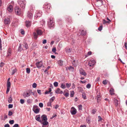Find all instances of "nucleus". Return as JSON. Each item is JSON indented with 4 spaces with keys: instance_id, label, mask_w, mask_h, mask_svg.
<instances>
[{
    "instance_id": "39",
    "label": "nucleus",
    "mask_w": 127,
    "mask_h": 127,
    "mask_svg": "<svg viewBox=\"0 0 127 127\" xmlns=\"http://www.w3.org/2000/svg\"><path fill=\"white\" fill-rule=\"evenodd\" d=\"M92 54V52L91 51H89L87 53V55H86V57L88 56L91 55Z\"/></svg>"
},
{
    "instance_id": "51",
    "label": "nucleus",
    "mask_w": 127,
    "mask_h": 127,
    "mask_svg": "<svg viewBox=\"0 0 127 127\" xmlns=\"http://www.w3.org/2000/svg\"><path fill=\"white\" fill-rule=\"evenodd\" d=\"M68 69L69 70H73L74 68L73 67H72V66H70L68 68Z\"/></svg>"
},
{
    "instance_id": "35",
    "label": "nucleus",
    "mask_w": 127,
    "mask_h": 127,
    "mask_svg": "<svg viewBox=\"0 0 127 127\" xmlns=\"http://www.w3.org/2000/svg\"><path fill=\"white\" fill-rule=\"evenodd\" d=\"M78 88L79 90V92H83V90L81 87H78Z\"/></svg>"
},
{
    "instance_id": "5",
    "label": "nucleus",
    "mask_w": 127,
    "mask_h": 127,
    "mask_svg": "<svg viewBox=\"0 0 127 127\" xmlns=\"http://www.w3.org/2000/svg\"><path fill=\"white\" fill-rule=\"evenodd\" d=\"M15 12L16 14L17 15H20L21 13V11L20 8L16 6L15 8Z\"/></svg>"
},
{
    "instance_id": "61",
    "label": "nucleus",
    "mask_w": 127,
    "mask_h": 127,
    "mask_svg": "<svg viewBox=\"0 0 127 127\" xmlns=\"http://www.w3.org/2000/svg\"><path fill=\"white\" fill-rule=\"evenodd\" d=\"M64 95L65 97H67L69 95V93H66L64 94Z\"/></svg>"
},
{
    "instance_id": "17",
    "label": "nucleus",
    "mask_w": 127,
    "mask_h": 127,
    "mask_svg": "<svg viewBox=\"0 0 127 127\" xmlns=\"http://www.w3.org/2000/svg\"><path fill=\"white\" fill-rule=\"evenodd\" d=\"M57 63L60 66H62L63 65L64 62L61 60H60L58 61Z\"/></svg>"
},
{
    "instance_id": "43",
    "label": "nucleus",
    "mask_w": 127,
    "mask_h": 127,
    "mask_svg": "<svg viewBox=\"0 0 127 127\" xmlns=\"http://www.w3.org/2000/svg\"><path fill=\"white\" fill-rule=\"evenodd\" d=\"M51 103L52 102L49 101L47 103V106H50L52 107Z\"/></svg>"
},
{
    "instance_id": "20",
    "label": "nucleus",
    "mask_w": 127,
    "mask_h": 127,
    "mask_svg": "<svg viewBox=\"0 0 127 127\" xmlns=\"http://www.w3.org/2000/svg\"><path fill=\"white\" fill-rule=\"evenodd\" d=\"M41 117L42 118V121H47V118L46 115H43Z\"/></svg>"
},
{
    "instance_id": "3",
    "label": "nucleus",
    "mask_w": 127,
    "mask_h": 127,
    "mask_svg": "<svg viewBox=\"0 0 127 127\" xmlns=\"http://www.w3.org/2000/svg\"><path fill=\"white\" fill-rule=\"evenodd\" d=\"M18 2L21 7L23 8H25L26 3L25 1H22L19 0L18 1Z\"/></svg>"
},
{
    "instance_id": "45",
    "label": "nucleus",
    "mask_w": 127,
    "mask_h": 127,
    "mask_svg": "<svg viewBox=\"0 0 127 127\" xmlns=\"http://www.w3.org/2000/svg\"><path fill=\"white\" fill-rule=\"evenodd\" d=\"M91 87V85L90 84H88L86 86V88L88 89L90 88Z\"/></svg>"
},
{
    "instance_id": "25",
    "label": "nucleus",
    "mask_w": 127,
    "mask_h": 127,
    "mask_svg": "<svg viewBox=\"0 0 127 127\" xmlns=\"http://www.w3.org/2000/svg\"><path fill=\"white\" fill-rule=\"evenodd\" d=\"M51 91V89L50 88L49 89V91H46L45 93L44 94L45 95L48 94Z\"/></svg>"
},
{
    "instance_id": "49",
    "label": "nucleus",
    "mask_w": 127,
    "mask_h": 127,
    "mask_svg": "<svg viewBox=\"0 0 127 127\" xmlns=\"http://www.w3.org/2000/svg\"><path fill=\"white\" fill-rule=\"evenodd\" d=\"M74 94V92L73 91L71 92L70 94V96L71 97H72L73 96Z\"/></svg>"
},
{
    "instance_id": "56",
    "label": "nucleus",
    "mask_w": 127,
    "mask_h": 127,
    "mask_svg": "<svg viewBox=\"0 0 127 127\" xmlns=\"http://www.w3.org/2000/svg\"><path fill=\"white\" fill-rule=\"evenodd\" d=\"M57 116V115L56 114H54L53 115L52 117L51 118V119H52L54 117H56Z\"/></svg>"
},
{
    "instance_id": "22",
    "label": "nucleus",
    "mask_w": 127,
    "mask_h": 127,
    "mask_svg": "<svg viewBox=\"0 0 127 127\" xmlns=\"http://www.w3.org/2000/svg\"><path fill=\"white\" fill-rule=\"evenodd\" d=\"M89 62L92 63V64L91 65H90L91 66H93L95 63V61L94 60H91Z\"/></svg>"
},
{
    "instance_id": "27",
    "label": "nucleus",
    "mask_w": 127,
    "mask_h": 127,
    "mask_svg": "<svg viewBox=\"0 0 127 127\" xmlns=\"http://www.w3.org/2000/svg\"><path fill=\"white\" fill-rule=\"evenodd\" d=\"M40 117L39 116H37L35 117V119L36 120L39 122H41V120H40Z\"/></svg>"
},
{
    "instance_id": "23",
    "label": "nucleus",
    "mask_w": 127,
    "mask_h": 127,
    "mask_svg": "<svg viewBox=\"0 0 127 127\" xmlns=\"http://www.w3.org/2000/svg\"><path fill=\"white\" fill-rule=\"evenodd\" d=\"M11 50L10 48H9L7 51V56H9L11 55Z\"/></svg>"
},
{
    "instance_id": "59",
    "label": "nucleus",
    "mask_w": 127,
    "mask_h": 127,
    "mask_svg": "<svg viewBox=\"0 0 127 127\" xmlns=\"http://www.w3.org/2000/svg\"><path fill=\"white\" fill-rule=\"evenodd\" d=\"M8 108H12L13 107V105L12 104H10L8 105Z\"/></svg>"
},
{
    "instance_id": "36",
    "label": "nucleus",
    "mask_w": 127,
    "mask_h": 127,
    "mask_svg": "<svg viewBox=\"0 0 127 127\" xmlns=\"http://www.w3.org/2000/svg\"><path fill=\"white\" fill-rule=\"evenodd\" d=\"M82 105L81 104L78 106V108L79 110H81L82 109Z\"/></svg>"
},
{
    "instance_id": "21",
    "label": "nucleus",
    "mask_w": 127,
    "mask_h": 127,
    "mask_svg": "<svg viewBox=\"0 0 127 127\" xmlns=\"http://www.w3.org/2000/svg\"><path fill=\"white\" fill-rule=\"evenodd\" d=\"M65 51L67 53H70L71 51V50L70 48L68 47H66L65 49Z\"/></svg>"
},
{
    "instance_id": "58",
    "label": "nucleus",
    "mask_w": 127,
    "mask_h": 127,
    "mask_svg": "<svg viewBox=\"0 0 127 127\" xmlns=\"http://www.w3.org/2000/svg\"><path fill=\"white\" fill-rule=\"evenodd\" d=\"M24 47L26 49H27L28 48V45L27 43H25L24 45Z\"/></svg>"
},
{
    "instance_id": "42",
    "label": "nucleus",
    "mask_w": 127,
    "mask_h": 127,
    "mask_svg": "<svg viewBox=\"0 0 127 127\" xmlns=\"http://www.w3.org/2000/svg\"><path fill=\"white\" fill-rule=\"evenodd\" d=\"M32 101V100H31V99H28L27 100V102L28 103H31Z\"/></svg>"
},
{
    "instance_id": "9",
    "label": "nucleus",
    "mask_w": 127,
    "mask_h": 127,
    "mask_svg": "<svg viewBox=\"0 0 127 127\" xmlns=\"http://www.w3.org/2000/svg\"><path fill=\"white\" fill-rule=\"evenodd\" d=\"M35 64L37 67L38 68H40L43 65L42 62L41 61L36 63Z\"/></svg>"
},
{
    "instance_id": "18",
    "label": "nucleus",
    "mask_w": 127,
    "mask_h": 127,
    "mask_svg": "<svg viewBox=\"0 0 127 127\" xmlns=\"http://www.w3.org/2000/svg\"><path fill=\"white\" fill-rule=\"evenodd\" d=\"M28 17L30 18H32L33 16V14L30 12L28 11L27 13Z\"/></svg>"
},
{
    "instance_id": "50",
    "label": "nucleus",
    "mask_w": 127,
    "mask_h": 127,
    "mask_svg": "<svg viewBox=\"0 0 127 127\" xmlns=\"http://www.w3.org/2000/svg\"><path fill=\"white\" fill-rule=\"evenodd\" d=\"M0 50H2L1 40L0 39Z\"/></svg>"
},
{
    "instance_id": "41",
    "label": "nucleus",
    "mask_w": 127,
    "mask_h": 127,
    "mask_svg": "<svg viewBox=\"0 0 127 127\" xmlns=\"http://www.w3.org/2000/svg\"><path fill=\"white\" fill-rule=\"evenodd\" d=\"M108 81L107 80H105L103 81L102 83L104 85H106Z\"/></svg>"
},
{
    "instance_id": "57",
    "label": "nucleus",
    "mask_w": 127,
    "mask_h": 127,
    "mask_svg": "<svg viewBox=\"0 0 127 127\" xmlns=\"http://www.w3.org/2000/svg\"><path fill=\"white\" fill-rule=\"evenodd\" d=\"M96 112V110L95 109H93L92 111V113L93 114H95Z\"/></svg>"
},
{
    "instance_id": "33",
    "label": "nucleus",
    "mask_w": 127,
    "mask_h": 127,
    "mask_svg": "<svg viewBox=\"0 0 127 127\" xmlns=\"http://www.w3.org/2000/svg\"><path fill=\"white\" fill-rule=\"evenodd\" d=\"M86 33L85 31L82 30L81 32V34L82 35H85Z\"/></svg>"
},
{
    "instance_id": "64",
    "label": "nucleus",
    "mask_w": 127,
    "mask_h": 127,
    "mask_svg": "<svg viewBox=\"0 0 127 127\" xmlns=\"http://www.w3.org/2000/svg\"><path fill=\"white\" fill-rule=\"evenodd\" d=\"M4 127H9L10 126L8 124H5L4 126Z\"/></svg>"
},
{
    "instance_id": "10",
    "label": "nucleus",
    "mask_w": 127,
    "mask_h": 127,
    "mask_svg": "<svg viewBox=\"0 0 127 127\" xmlns=\"http://www.w3.org/2000/svg\"><path fill=\"white\" fill-rule=\"evenodd\" d=\"M10 22V19L8 18H5L4 19V23L5 25H8Z\"/></svg>"
},
{
    "instance_id": "47",
    "label": "nucleus",
    "mask_w": 127,
    "mask_h": 127,
    "mask_svg": "<svg viewBox=\"0 0 127 127\" xmlns=\"http://www.w3.org/2000/svg\"><path fill=\"white\" fill-rule=\"evenodd\" d=\"M71 85V84L70 83L69 84L66 83V86L67 88L69 87Z\"/></svg>"
},
{
    "instance_id": "37",
    "label": "nucleus",
    "mask_w": 127,
    "mask_h": 127,
    "mask_svg": "<svg viewBox=\"0 0 127 127\" xmlns=\"http://www.w3.org/2000/svg\"><path fill=\"white\" fill-rule=\"evenodd\" d=\"M26 71L27 73H29L30 72V69L29 68H27L26 69Z\"/></svg>"
},
{
    "instance_id": "30",
    "label": "nucleus",
    "mask_w": 127,
    "mask_h": 127,
    "mask_svg": "<svg viewBox=\"0 0 127 127\" xmlns=\"http://www.w3.org/2000/svg\"><path fill=\"white\" fill-rule=\"evenodd\" d=\"M8 100L9 103H11L12 102V99L11 96L8 98Z\"/></svg>"
},
{
    "instance_id": "1",
    "label": "nucleus",
    "mask_w": 127,
    "mask_h": 127,
    "mask_svg": "<svg viewBox=\"0 0 127 127\" xmlns=\"http://www.w3.org/2000/svg\"><path fill=\"white\" fill-rule=\"evenodd\" d=\"M36 33L34 32L33 33V36L35 39H36L38 37V35H41L42 34V32L40 30H36Z\"/></svg>"
},
{
    "instance_id": "13",
    "label": "nucleus",
    "mask_w": 127,
    "mask_h": 127,
    "mask_svg": "<svg viewBox=\"0 0 127 127\" xmlns=\"http://www.w3.org/2000/svg\"><path fill=\"white\" fill-rule=\"evenodd\" d=\"M31 25V21H27L25 22V25L28 28L30 27Z\"/></svg>"
},
{
    "instance_id": "24",
    "label": "nucleus",
    "mask_w": 127,
    "mask_h": 127,
    "mask_svg": "<svg viewBox=\"0 0 127 127\" xmlns=\"http://www.w3.org/2000/svg\"><path fill=\"white\" fill-rule=\"evenodd\" d=\"M23 50V49L22 48L21 44H20L18 50V51L21 52Z\"/></svg>"
},
{
    "instance_id": "32",
    "label": "nucleus",
    "mask_w": 127,
    "mask_h": 127,
    "mask_svg": "<svg viewBox=\"0 0 127 127\" xmlns=\"http://www.w3.org/2000/svg\"><path fill=\"white\" fill-rule=\"evenodd\" d=\"M17 71V69L16 68H15L13 70L12 72V75L14 74L15 72Z\"/></svg>"
},
{
    "instance_id": "46",
    "label": "nucleus",
    "mask_w": 127,
    "mask_h": 127,
    "mask_svg": "<svg viewBox=\"0 0 127 127\" xmlns=\"http://www.w3.org/2000/svg\"><path fill=\"white\" fill-rule=\"evenodd\" d=\"M37 86V84L35 83H33L32 85V87L33 88H35Z\"/></svg>"
},
{
    "instance_id": "60",
    "label": "nucleus",
    "mask_w": 127,
    "mask_h": 127,
    "mask_svg": "<svg viewBox=\"0 0 127 127\" xmlns=\"http://www.w3.org/2000/svg\"><path fill=\"white\" fill-rule=\"evenodd\" d=\"M37 91L39 95H41V91L40 90H37Z\"/></svg>"
},
{
    "instance_id": "26",
    "label": "nucleus",
    "mask_w": 127,
    "mask_h": 127,
    "mask_svg": "<svg viewBox=\"0 0 127 127\" xmlns=\"http://www.w3.org/2000/svg\"><path fill=\"white\" fill-rule=\"evenodd\" d=\"M114 89L113 88H111L110 90V94L111 95H112L114 94Z\"/></svg>"
},
{
    "instance_id": "12",
    "label": "nucleus",
    "mask_w": 127,
    "mask_h": 127,
    "mask_svg": "<svg viewBox=\"0 0 127 127\" xmlns=\"http://www.w3.org/2000/svg\"><path fill=\"white\" fill-rule=\"evenodd\" d=\"M36 107L37 108H36V109L34 108L33 109V111L35 113L37 114L39 112L40 110V109L39 108H38V106H36Z\"/></svg>"
},
{
    "instance_id": "19",
    "label": "nucleus",
    "mask_w": 127,
    "mask_h": 127,
    "mask_svg": "<svg viewBox=\"0 0 127 127\" xmlns=\"http://www.w3.org/2000/svg\"><path fill=\"white\" fill-rule=\"evenodd\" d=\"M46 9H49L50 8V4H45L44 6Z\"/></svg>"
},
{
    "instance_id": "28",
    "label": "nucleus",
    "mask_w": 127,
    "mask_h": 127,
    "mask_svg": "<svg viewBox=\"0 0 127 127\" xmlns=\"http://www.w3.org/2000/svg\"><path fill=\"white\" fill-rule=\"evenodd\" d=\"M48 122L47 121H43L42 123V126H46L48 125Z\"/></svg>"
},
{
    "instance_id": "40",
    "label": "nucleus",
    "mask_w": 127,
    "mask_h": 127,
    "mask_svg": "<svg viewBox=\"0 0 127 127\" xmlns=\"http://www.w3.org/2000/svg\"><path fill=\"white\" fill-rule=\"evenodd\" d=\"M53 84L55 87H57L58 85V83L57 82H55Z\"/></svg>"
},
{
    "instance_id": "62",
    "label": "nucleus",
    "mask_w": 127,
    "mask_h": 127,
    "mask_svg": "<svg viewBox=\"0 0 127 127\" xmlns=\"http://www.w3.org/2000/svg\"><path fill=\"white\" fill-rule=\"evenodd\" d=\"M86 121L87 123L89 124L91 122V121L89 119H86Z\"/></svg>"
},
{
    "instance_id": "52",
    "label": "nucleus",
    "mask_w": 127,
    "mask_h": 127,
    "mask_svg": "<svg viewBox=\"0 0 127 127\" xmlns=\"http://www.w3.org/2000/svg\"><path fill=\"white\" fill-rule=\"evenodd\" d=\"M56 48L55 47H54L52 49V51L54 52H55L56 51Z\"/></svg>"
},
{
    "instance_id": "34",
    "label": "nucleus",
    "mask_w": 127,
    "mask_h": 127,
    "mask_svg": "<svg viewBox=\"0 0 127 127\" xmlns=\"http://www.w3.org/2000/svg\"><path fill=\"white\" fill-rule=\"evenodd\" d=\"M103 22L104 24H105L107 23L108 24H109L110 23L109 21H106L105 20H103Z\"/></svg>"
},
{
    "instance_id": "11",
    "label": "nucleus",
    "mask_w": 127,
    "mask_h": 127,
    "mask_svg": "<svg viewBox=\"0 0 127 127\" xmlns=\"http://www.w3.org/2000/svg\"><path fill=\"white\" fill-rule=\"evenodd\" d=\"M113 100L114 102V104L116 107H117L119 105V103L118 100L115 98H114Z\"/></svg>"
},
{
    "instance_id": "44",
    "label": "nucleus",
    "mask_w": 127,
    "mask_h": 127,
    "mask_svg": "<svg viewBox=\"0 0 127 127\" xmlns=\"http://www.w3.org/2000/svg\"><path fill=\"white\" fill-rule=\"evenodd\" d=\"M14 121L13 120H10L9 123L11 125L13 124H14Z\"/></svg>"
},
{
    "instance_id": "14",
    "label": "nucleus",
    "mask_w": 127,
    "mask_h": 127,
    "mask_svg": "<svg viewBox=\"0 0 127 127\" xmlns=\"http://www.w3.org/2000/svg\"><path fill=\"white\" fill-rule=\"evenodd\" d=\"M13 9V6L12 5H8L7 8V10L9 12H12Z\"/></svg>"
},
{
    "instance_id": "4",
    "label": "nucleus",
    "mask_w": 127,
    "mask_h": 127,
    "mask_svg": "<svg viewBox=\"0 0 127 127\" xmlns=\"http://www.w3.org/2000/svg\"><path fill=\"white\" fill-rule=\"evenodd\" d=\"M31 95V92L30 91H28L24 92L23 95L24 98L28 97Z\"/></svg>"
},
{
    "instance_id": "6",
    "label": "nucleus",
    "mask_w": 127,
    "mask_h": 127,
    "mask_svg": "<svg viewBox=\"0 0 127 127\" xmlns=\"http://www.w3.org/2000/svg\"><path fill=\"white\" fill-rule=\"evenodd\" d=\"M41 15V11H37L35 12L34 17L35 18H37L38 17H40Z\"/></svg>"
},
{
    "instance_id": "8",
    "label": "nucleus",
    "mask_w": 127,
    "mask_h": 127,
    "mask_svg": "<svg viewBox=\"0 0 127 127\" xmlns=\"http://www.w3.org/2000/svg\"><path fill=\"white\" fill-rule=\"evenodd\" d=\"M70 112L72 115H75L77 112L76 109L74 107H72L71 109Z\"/></svg>"
},
{
    "instance_id": "7",
    "label": "nucleus",
    "mask_w": 127,
    "mask_h": 127,
    "mask_svg": "<svg viewBox=\"0 0 127 127\" xmlns=\"http://www.w3.org/2000/svg\"><path fill=\"white\" fill-rule=\"evenodd\" d=\"M11 87V83L10 82H7V90L6 94H8L9 93Z\"/></svg>"
},
{
    "instance_id": "29",
    "label": "nucleus",
    "mask_w": 127,
    "mask_h": 127,
    "mask_svg": "<svg viewBox=\"0 0 127 127\" xmlns=\"http://www.w3.org/2000/svg\"><path fill=\"white\" fill-rule=\"evenodd\" d=\"M61 87L63 89H65L66 88L65 84L63 83H62L61 85Z\"/></svg>"
},
{
    "instance_id": "48",
    "label": "nucleus",
    "mask_w": 127,
    "mask_h": 127,
    "mask_svg": "<svg viewBox=\"0 0 127 127\" xmlns=\"http://www.w3.org/2000/svg\"><path fill=\"white\" fill-rule=\"evenodd\" d=\"M102 28V25H101L98 28V30L100 31H101Z\"/></svg>"
},
{
    "instance_id": "15",
    "label": "nucleus",
    "mask_w": 127,
    "mask_h": 127,
    "mask_svg": "<svg viewBox=\"0 0 127 127\" xmlns=\"http://www.w3.org/2000/svg\"><path fill=\"white\" fill-rule=\"evenodd\" d=\"M80 72L81 74L82 75H83L84 76H85L86 75V73L84 70H83L82 69H80Z\"/></svg>"
},
{
    "instance_id": "38",
    "label": "nucleus",
    "mask_w": 127,
    "mask_h": 127,
    "mask_svg": "<svg viewBox=\"0 0 127 127\" xmlns=\"http://www.w3.org/2000/svg\"><path fill=\"white\" fill-rule=\"evenodd\" d=\"M55 99V97L54 96L51 97L50 99V101L52 103L53 101Z\"/></svg>"
},
{
    "instance_id": "53",
    "label": "nucleus",
    "mask_w": 127,
    "mask_h": 127,
    "mask_svg": "<svg viewBox=\"0 0 127 127\" xmlns=\"http://www.w3.org/2000/svg\"><path fill=\"white\" fill-rule=\"evenodd\" d=\"M39 106L41 107H42L43 106V104L42 103H39Z\"/></svg>"
},
{
    "instance_id": "54",
    "label": "nucleus",
    "mask_w": 127,
    "mask_h": 127,
    "mask_svg": "<svg viewBox=\"0 0 127 127\" xmlns=\"http://www.w3.org/2000/svg\"><path fill=\"white\" fill-rule=\"evenodd\" d=\"M12 112L9 111L8 112V115L9 116H11L12 115Z\"/></svg>"
},
{
    "instance_id": "16",
    "label": "nucleus",
    "mask_w": 127,
    "mask_h": 127,
    "mask_svg": "<svg viewBox=\"0 0 127 127\" xmlns=\"http://www.w3.org/2000/svg\"><path fill=\"white\" fill-rule=\"evenodd\" d=\"M55 93L57 94H61L63 93V92L62 91H61L60 89L58 88H57L55 91Z\"/></svg>"
},
{
    "instance_id": "63",
    "label": "nucleus",
    "mask_w": 127,
    "mask_h": 127,
    "mask_svg": "<svg viewBox=\"0 0 127 127\" xmlns=\"http://www.w3.org/2000/svg\"><path fill=\"white\" fill-rule=\"evenodd\" d=\"M19 126L18 124H15L12 127H19Z\"/></svg>"
},
{
    "instance_id": "2",
    "label": "nucleus",
    "mask_w": 127,
    "mask_h": 127,
    "mask_svg": "<svg viewBox=\"0 0 127 127\" xmlns=\"http://www.w3.org/2000/svg\"><path fill=\"white\" fill-rule=\"evenodd\" d=\"M48 26L51 29L53 28L54 26V23L51 19H50L48 21Z\"/></svg>"
},
{
    "instance_id": "55",
    "label": "nucleus",
    "mask_w": 127,
    "mask_h": 127,
    "mask_svg": "<svg viewBox=\"0 0 127 127\" xmlns=\"http://www.w3.org/2000/svg\"><path fill=\"white\" fill-rule=\"evenodd\" d=\"M20 101V102L22 104H23L24 102V100L23 99H21Z\"/></svg>"
},
{
    "instance_id": "31",
    "label": "nucleus",
    "mask_w": 127,
    "mask_h": 127,
    "mask_svg": "<svg viewBox=\"0 0 127 127\" xmlns=\"http://www.w3.org/2000/svg\"><path fill=\"white\" fill-rule=\"evenodd\" d=\"M72 64H73V65L75 67L77 65V63H76V61L75 60H74L72 62Z\"/></svg>"
}]
</instances>
